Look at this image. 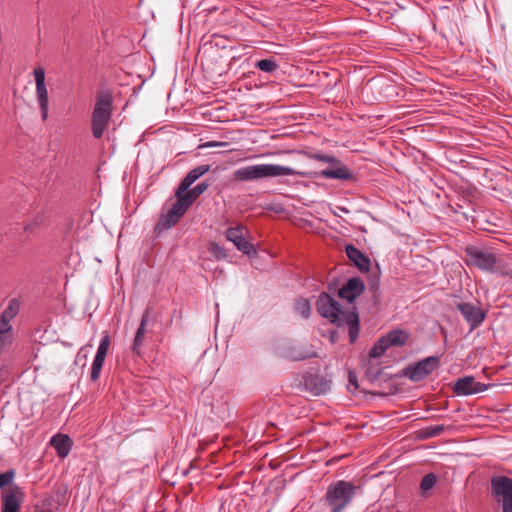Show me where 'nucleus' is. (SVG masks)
I'll return each instance as SVG.
<instances>
[{
    "mask_svg": "<svg viewBox=\"0 0 512 512\" xmlns=\"http://www.w3.org/2000/svg\"><path fill=\"white\" fill-rule=\"evenodd\" d=\"M318 313L338 327H348V335L351 343L358 338L360 320L356 307L344 309L341 304L328 293L322 292L316 301Z\"/></svg>",
    "mask_w": 512,
    "mask_h": 512,
    "instance_id": "1",
    "label": "nucleus"
},
{
    "mask_svg": "<svg viewBox=\"0 0 512 512\" xmlns=\"http://www.w3.org/2000/svg\"><path fill=\"white\" fill-rule=\"evenodd\" d=\"M113 112V97L107 91H101L96 96L92 112L91 131L96 139H100L111 120Z\"/></svg>",
    "mask_w": 512,
    "mask_h": 512,
    "instance_id": "4",
    "label": "nucleus"
},
{
    "mask_svg": "<svg viewBox=\"0 0 512 512\" xmlns=\"http://www.w3.org/2000/svg\"><path fill=\"white\" fill-rule=\"evenodd\" d=\"M176 201L172 204L171 208L166 214L160 218L156 230H168L175 226L180 218L186 213L191 206L190 203L184 198L183 193H178V188L175 192Z\"/></svg>",
    "mask_w": 512,
    "mask_h": 512,
    "instance_id": "8",
    "label": "nucleus"
},
{
    "mask_svg": "<svg viewBox=\"0 0 512 512\" xmlns=\"http://www.w3.org/2000/svg\"><path fill=\"white\" fill-rule=\"evenodd\" d=\"M365 290L364 282L360 277H352L338 290L341 299L352 303Z\"/></svg>",
    "mask_w": 512,
    "mask_h": 512,
    "instance_id": "16",
    "label": "nucleus"
},
{
    "mask_svg": "<svg viewBox=\"0 0 512 512\" xmlns=\"http://www.w3.org/2000/svg\"><path fill=\"white\" fill-rule=\"evenodd\" d=\"M487 389V385L475 381L474 377L466 376L459 378L454 385V392L457 395L476 394Z\"/></svg>",
    "mask_w": 512,
    "mask_h": 512,
    "instance_id": "17",
    "label": "nucleus"
},
{
    "mask_svg": "<svg viewBox=\"0 0 512 512\" xmlns=\"http://www.w3.org/2000/svg\"><path fill=\"white\" fill-rule=\"evenodd\" d=\"M111 343V339L108 333H105V335L101 338L100 344L98 346L96 357L104 358L107 355L109 346Z\"/></svg>",
    "mask_w": 512,
    "mask_h": 512,
    "instance_id": "29",
    "label": "nucleus"
},
{
    "mask_svg": "<svg viewBox=\"0 0 512 512\" xmlns=\"http://www.w3.org/2000/svg\"><path fill=\"white\" fill-rule=\"evenodd\" d=\"M24 500L25 493L20 486L14 485L10 487L2 492L1 512H20Z\"/></svg>",
    "mask_w": 512,
    "mask_h": 512,
    "instance_id": "12",
    "label": "nucleus"
},
{
    "mask_svg": "<svg viewBox=\"0 0 512 512\" xmlns=\"http://www.w3.org/2000/svg\"><path fill=\"white\" fill-rule=\"evenodd\" d=\"M316 356L314 352L304 351L302 349L291 348L286 353V358L291 361H302Z\"/></svg>",
    "mask_w": 512,
    "mask_h": 512,
    "instance_id": "24",
    "label": "nucleus"
},
{
    "mask_svg": "<svg viewBox=\"0 0 512 512\" xmlns=\"http://www.w3.org/2000/svg\"><path fill=\"white\" fill-rule=\"evenodd\" d=\"M305 390L313 396L326 394L331 389V380L318 373L307 372L303 376Z\"/></svg>",
    "mask_w": 512,
    "mask_h": 512,
    "instance_id": "13",
    "label": "nucleus"
},
{
    "mask_svg": "<svg viewBox=\"0 0 512 512\" xmlns=\"http://www.w3.org/2000/svg\"><path fill=\"white\" fill-rule=\"evenodd\" d=\"M388 345L386 344L385 340L383 337H381L380 339H378L375 344L373 345V347L370 349L369 351V356L371 358H379L381 357L385 352L386 350L388 349Z\"/></svg>",
    "mask_w": 512,
    "mask_h": 512,
    "instance_id": "26",
    "label": "nucleus"
},
{
    "mask_svg": "<svg viewBox=\"0 0 512 512\" xmlns=\"http://www.w3.org/2000/svg\"><path fill=\"white\" fill-rule=\"evenodd\" d=\"M51 445L54 447L60 458H65L71 451L72 440L68 435L59 433L52 437Z\"/></svg>",
    "mask_w": 512,
    "mask_h": 512,
    "instance_id": "20",
    "label": "nucleus"
},
{
    "mask_svg": "<svg viewBox=\"0 0 512 512\" xmlns=\"http://www.w3.org/2000/svg\"><path fill=\"white\" fill-rule=\"evenodd\" d=\"M104 361H105L104 358H100V357H96V356L94 357L92 367H91V375H90V378L93 382L98 380L101 370H102V367H103V364H104Z\"/></svg>",
    "mask_w": 512,
    "mask_h": 512,
    "instance_id": "28",
    "label": "nucleus"
},
{
    "mask_svg": "<svg viewBox=\"0 0 512 512\" xmlns=\"http://www.w3.org/2000/svg\"><path fill=\"white\" fill-rule=\"evenodd\" d=\"M255 67L263 72L272 73L279 68V65L273 58H268L257 61Z\"/></svg>",
    "mask_w": 512,
    "mask_h": 512,
    "instance_id": "25",
    "label": "nucleus"
},
{
    "mask_svg": "<svg viewBox=\"0 0 512 512\" xmlns=\"http://www.w3.org/2000/svg\"><path fill=\"white\" fill-rule=\"evenodd\" d=\"M456 308L470 324L471 330L479 327L486 318V312L472 303L460 302L456 304Z\"/></svg>",
    "mask_w": 512,
    "mask_h": 512,
    "instance_id": "15",
    "label": "nucleus"
},
{
    "mask_svg": "<svg viewBox=\"0 0 512 512\" xmlns=\"http://www.w3.org/2000/svg\"><path fill=\"white\" fill-rule=\"evenodd\" d=\"M226 142H216V141H210L203 145V147H218V146H226Z\"/></svg>",
    "mask_w": 512,
    "mask_h": 512,
    "instance_id": "38",
    "label": "nucleus"
},
{
    "mask_svg": "<svg viewBox=\"0 0 512 512\" xmlns=\"http://www.w3.org/2000/svg\"><path fill=\"white\" fill-rule=\"evenodd\" d=\"M359 487L345 480L332 482L323 498V504L329 512H343L356 496Z\"/></svg>",
    "mask_w": 512,
    "mask_h": 512,
    "instance_id": "3",
    "label": "nucleus"
},
{
    "mask_svg": "<svg viewBox=\"0 0 512 512\" xmlns=\"http://www.w3.org/2000/svg\"><path fill=\"white\" fill-rule=\"evenodd\" d=\"M12 343V341L0 338V356L3 355L5 349Z\"/></svg>",
    "mask_w": 512,
    "mask_h": 512,
    "instance_id": "37",
    "label": "nucleus"
},
{
    "mask_svg": "<svg viewBox=\"0 0 512 512\" xmlns=\"http://www.w3.org/2000/svg\"><path fill=\"white\" fill-rule=\"evenodd\" d=\"M35 83H36V97L41 111L42 120L45 121L48 118L49 111V98L48 90L45 84V70L42 67H36L33 71Z\"/></svg>",
    "mask_w": 512,
    "mask_h": 512,
    "instance_id": "10",
    "label": "nucleus"
},
{
    "mask_svg": "<svg viewBox=\"0 0 512 512\" xmlns=\"http://www.w3.org/2000/svg\"><path fill=\"white\" fill-rule=\"evenodd\" d=\"M439 367V357L429 356L405 368L404 375L413 382L424 380Z\"/></svg>",
    "mask_w": 512,
    "mask_h": 512,
    "instance_id": "9",
    "label": "nucleus"
},
{
    "mask_svg": "<svg viewBox=\"0 0 512 512\" xmlns=\"http://www.w3.org/2000/svg\"><path fill=\"white\" fill-rule=\"evenodd\" d=\"M466 263L484 272H495L500 268L499 256L491 249L469 245L465 248Z\"/></svg>",
    "mask_w": 512,
    "mask_h": 512,
    "instance_id": "5",
    "label": "nucleus"
},
{
    "mask_svg": "<svg viewBox=\"0 0 512 512\" xmlns=\"http://www.w3.org/2000/svg\"><path fill=\"white\" fill-rule=\"evenodd\" d=\"M382 337L384 338L388 347H400L406 344L409 338V334L405 330L394 329Z\"/></svg>",
    "mask_w": 512,
    "mask_h": 512,
    "instance_id": "22",
    "label": "nucleus"
},
{
    "mask_svg": "<svg viewBox=\"0 0 512 512\" xmlns=\"http://www.w3.org/2000/svg\"><path fill=\"white\" fill-rule=\"evenodd\" d=\"M86 358H87V355H86V354H83V360H84V362H83V366H85V360H86Z\"/></svg>",
    "mask_w": 512,
    "mask_h": 512,
    "instance_id": "40",
    "label": "nucleus"
},
{
    "mask_svg": "<svg viewBox=\"0 0 512 512\" xmlns=\"http://www.w3.org/2000/svg\"><path fill=\"white\" fill-rule=\"evenodd\" d=\"M348 380H349V384L354 387V390L358 389L359 385H358L357 375L354 371H349Z\"/></svg>",
    "mask_w": 512,
    "mask_h": 512,
    "instance_id": "35",
    "label": "nucleus"
},
{
    "mask_svg": "<svg viewBox=\"0 0 512 512\" xmlns=\"http://www.w3.org/2000/svg\"><path fill=\"white\" fill-rule=\"evenodd\" d=\"M3 381H4V379L2 377V369L0 368V384H2Z\"/></svg>",
    "mask_w": 512,
    "mask_h": 512,
    "instance_id": "39",
    "label": "nucleus"
},
{
    "mask_svg": "<svg viewBox=\"0 0 512 512\" xmlns=\"http://www.w3.org/2000/svg\"><path fill=\"white\" fill-rule=\"evenodd\" d=\"M15 477L14 469H9L6 472L0 474V489L4 486L11 484Z\"/></svg>",
    "mask_w": 512,
    "mask_h": 512,
    "instance_id": "32",
    "label": "nucleus"
},
{
    "mask_svg": "<svg viewBox=\"0 0 512 512\" xmlns=\"http://www.w3.org/2000/svg\"><path fill=\"white\" fill-rule=\"evenodd\" d=\"M345 252L349 260L352 261L358 269L361 271H368L370 269V259L354 245H347Z\"/></svg>",
    "mask_w": 512,
    "mask_h": 512,
    "instance_id": "19",
    "label": "nucleus"
},
{
    "mask_svg": "<svg viewBox=\"0 0 512 512\" xmlns=\"http://www.w3.org/2000/svg\"><path fill=\"white\" fill-rule=\"evenodd\" d=\"M150 316V310L146 309L142 315L140 325L136 331L133 344H132V351L133 353L140 355L141 354V348L144 340V335L146 332V326L149 321Z\"/></svg>",
    "mask_w": 512,
    "mask_h": 512,
    "instance_id": "21",
    "label": "nucleus"
},
{
    "mask_svg": "<svg viewBox=\"0 0 512 512\" xmlns=\"http://www.w3.org/2000/svg\"><path fill=\"white\" fill-rule=\"evenodd\" d=\"M52 499L45 498L36 506L35 512H55L52 507Z\"/></svg>",
    "mask_w": 512,
    "mask_h": 512,
    "instance_id": "34",
    "label": "nucleus"
},
{
    "mask_svg": "<svg viewBox=\"0 0 512 512\" xmlns=\"http://www.w3.org/2000/svg\"><path fill=\"white\" fill-rule=\"evenodd\" d=\"M208 187L209 184L207 182H201L194 188L188 189L186 192H184L183 196L190 203V205H192L193 202L208 189Z\"/></svg>",
    "mask_w": 512,
    "mask_h": 512,
    "instance_id": "23",
    "label": "nucleus"
},
{
    "mask_svg": "<svg viewBox=\"0 0 512 512\" xmlns=\"http://www.w3.org/2000/svg\"><path fill=\"white\" fill-rule=\"evenodd\" d=\"M20 302L13 298L0 314V338L13 341L11 321L19 314Z\"/></svg>",
    "mask_w": 512,
    "mask_h": 512,
    "instance_id": "11",
    "label": "nucleus"
},
{
    "mask_svg": "<svg viewBox=\"0 0 512 512\" xmlns=\"http://www.w3.org/2000/svg\"><path fill=\"white\" fill-rule=\"evenodd\" d=\"M208 251L213 257H215L218 260L227 257L226 250L216 242H212L209 244Z\"/></svg>",
    "mask_w": 512,
    "mask_h": 512,
    "instance_id": "30",
    "label": "nucleus"
},
{
    "mask_svg": "<svg viewBox=\"0 0 512 512\" xmlns=\"http://www.w3.org/2000/svg\"><path fill=\"white\" fill-rule=\"evenodd\" d=\"M381 373V370L378 369L377 371H374L373 369L369 368L366 370V376L369 380L374 381L378 379L379 375Z\"/></svg>",
    "mask_w": 512,
    "mask_h": 512,
    "instance_id": "36",
    "label": "nucleus"
},
{
    "mask_svg": "<svg viewBox=\"0 0 512 512\" xmlns=\"http://www.w3.org/2000/svg\"><path fill=\"white\" fill-rule=\"evenodd\" d=\"M436 482H437L436 475L433 473H428L422 478L421 483H420V488L422 491L430 490L431 488H433L435 486Z\"/></svg>",
    "mask_w": 512,
    "mask_h": 512,
    "instance_id": "31",
    "label": "nucleus"
},
{
    "mask_svg": "<svg viewBox=\"0 0 512 512\" xmlns=\"http://www.w3.org/2000/svg\"><path fill=\"white\" fill-rule=\"evenodd\" d=\"M226 239L234 243L239 251L248 256L256 255V250L252 243L247 241L244 237V227L239 225L237 227H229L225 233Z\"/></svg>",
    "mask_w": 512,
    "mask_h": 512,
    "instance_id": "14",
    "label": "nucleus"
},
{
    "mask_svg": "<svg viewBox=\"0 0 512 512\" xmlns=\"http://www.w3.org/2000/svg\"><path fill=\"white\" fill-rule=\"evenodd\" d=\"M296 175L300 177H313L317 173L295 170L288 166L278 164H255L241 167L234 171L233 177L237 181H253L264 178Z\"/></svg>",
    "mask_w": 512,
    "mask_h": 512,
    "instance_id": "2",
    "label": "nucleus"
},
{
    "mask_svg": "<svg viewBox=\"0 0 512 512\" xmlns=\"http://www.w3.org/2000/svg\"><path fill=\"white\" fill-rule=\"evenodd\" d=\"M491 495L502 512H512V478L498 475L491 478Z\"/></svg>",
    "mask_w": 512,
    "mask_h": 512,
    "instance_id": "7",
    "label": "nucleus"
},
{
    "mask_svg": "<svg viewBox=\"0 0 512 512\" xmlns=\"http://www.w3.org/2000/svg\"><path fill=\"white\" fill-rule=\"evenodd\" d=\"M445 430V426L444 425H434V426H430V427H427L424 431V436L425 437H435V436H438L440 434H442V432Z\"/></svg>",
    "mask_w": 512,
    "mask_h": 512,
    "instance_id": "33",
    "label": "nucleus"
},
{
    "mask_svg": "<svg viewBox=\"0 0 512 512\" xmlns=\"http://www.w3.org/2000/svg\"><path fill=\"white\" fill-rule=\"evenodd\" d=\"M295 310L298 314H300L304 318H308L310 316V312H311L310 302L305 298H301V299L297 300L296 304H295Z\"/></svg>",
    "mask_w": 512,
    "mask_h": 512,
    "instance_id": "27",
    "label": "nucleus"
},
{
    "mask_svg": "<svg viewBox=\"0 0 512 512\" xmlns=\"http://www.w3.org/2000/svg\"><path fill=\"white\" fill-rule=\"evenodd\" d=\"M297 153L302 154L312 160L330 163L335 167L334 169H325V170H322L321 172L311 171L312 173H317L316 177H321V178H325V179H337V180H344V181L352 180L354 177L353 173L350 171V169L346 165L341 164V161L332 155H326V154H322V153H312V152L305 151V150H299V151H297ZM312 178H315V176H313Z\"/></svg>",
    "mask_w": 512,
    "mask_h": 512,
    "instance_id": "6",
    "label": "nucleus"
},
{
    "mask_svg": "<svg viewBox=\"0 0 512 512\" xmlns=\"http://www.w3.org/2000/svg\"><path fill=\"white\" fill-rule=\"evenodd\" d=\"M209 170V165H199L190 170L177 187L178 193L181 194L186 192L194 182H196L201 176L206 174Z\"/></svg>",
    "mask_w": 512,
    "mask_h": 512,
    "instance_id": "18",
    "label": "nucleus"
}]
</instances>
